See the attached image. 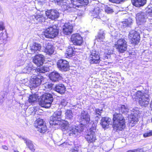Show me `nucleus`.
I'll list each match as a JSON object with an SVG mask.
<instances>
[{"label":"nucleus","mask_w":152,"mask_h":152,"mask_svg":"<svg viewBox=\"0 0 152 152\" xmlns=\"http://www.w3.org/2000/svg\"><path fill=\"white\" fill-rule=\"evenodd\" d=\"M138 110V108H136L135 109H133L130 111L129 110L128 108V107L126 105H121L116 109V111H118L119 112H121L125 115H127L129 123L130 125L132 126L134 125H132V124H135L138 121L137 117V115L139 113Z\"/></svg>","instance_id":"obj_1"},{"label":"nucleus","mask_w":152,"mask_h":152,"mask_svg":"<svg viewBox=\"0 0 152 152\" xmlns=\"http://www.w3.org/2000/svg\"><path fill=\"white\" fill-rule=\"evenodd\" d=\"M113 126L116 131H121L125 127V119L120 112L116 110L113 114Z\"/></svg>","instance_id":"obj_2"},{"label":"nucleus","mask_w":152,"mask_h":152,"mask_svg":"<svg viewBox=\"0 0 152 152\" xmlns=\"http://www.w3.org/2000/svg\"><path fill=\"white\" fill-rule=\"evenodd\" d=\"M135 98L139 99L138 102L142 107L148 106L150 101L149 96L148 93H143L141 91H137L134 94Z\"/></svg>","instance_id":"obj_3"},{"label":"nucleus","mask_w":152,"mask_h":152,"mask_svg":"<svg viewBox=\"0 0 152 152\" xmlns=\"http://www.w3.org/2000/svg\"><path fill=\"white\" fill-rule=\"evenodd\" d=\"M53 101L52 95L49 93H45L40 96L39 104L42 107L48 108L50 107Z\"/></svg>","instance_id":"obj_4"},{"label":"nucleus","mask_w":152,"mask_h":152,"mask_svg":"<svg viewBox=\"0 0 152 152\" xmlns=\"http://www.w3.org/2000/svg\"><path fill=\"white\" fill-rule=\"evenodd\" d=\"M62 129L63 131H66L68 134L70 136L76 137L80 133L78 129L72 126L67 121H65L62 124Z\"/></svg>","instance_id":"obj_5"},{"label":"nucleus","mask_w":152,"mask_h":152,"mask_svg":"<svg viewBox=\"0 0 152 152\" xmlns=\"http://www.w3.org/2000/svg\"><path fill=\"white\" fill-rule=\"evenodd\" d=\"M136 18L137 24L139 26H144L145 28L147 27V25L145 24L147 19H148L150 22H151V20H152V19L148 17L145 13L142 12H140L136 14Z\"/></svg>","instance_id":"obj_6"},{"label":"nucleus","mask_w":152,"mask_h":152,"mask_svg":"<svg viewBox=\"0 0 152 152\" xmlns=\"http://www.w3.org/2000/svg\"><path fill=\"white\" fill-rule=\"evenodd\" d=\"M61 111L60 110L55 112L50 117V123L52 125H60L61 124Z\"/></svg>","instance_id":"obj_7"},{"label":"nucleus","mask_w":152,"mask_h":152,"mask_svg":"<svg viewBox=\"0 0 152 152\" xmlns=\"http://www.w3.org/2000/svg\"><path fill=\"white\" fill-rule=\"evenodd\" d=\"M80 121V124L84 126H88L91 125L90 116L86 111H83L81 112Z\"/></svg>","instance_id":"obj_8"},{"label":"nucleus","mask_w":152,"mask_h":152,"mask_svg":"<svg viewBox=\"0 0 152 152\" xmlns=\"http://www.w3.org/2000/svg\"><path fill=\"white\" fill-rule=\"evenodd\" d=\"M115 46L118 51L120 53H124L127 50V42L124 38L118 39L115 43Z\"/></svg>","instance_id":"obj_9"},{"label":"nucleus","mask_w":152,"mask_h":152,"mask_svg":"<svg viewBox=\"0 0 152 152\" xmlns=\"http://www.w3.org/2000/svg\"><path fill=\"white\" fill-rule=\"evenodd\" d=\"M59 33V30L50 27L46 29L43 33V35L48 38H53L57 36Z\"/></svg>","instance_id":"obj_10"},{"label":"nucleus","mask_w":152,"mask_h":152,"mask_svg":"<svg viewBox=\"0 0 152 152\" xmlns=\"http://www.w3.org/2000/svg\"><path fill=\"white\" fill-rule=\"evenodd\" d=\"M57 66L58 69L62 72H66L69 69V63L65 60H58L57 63Z\"/></svg>","instance_id":"obj_11"},{"label":"nucleus","mask_w":152,"mask_h":152,"mask_svg":"<svg viewBox=\"0 0 152 152\" xmlns=\"http://www.w3.org/2000/svg\"><path fill=\"white\" fill-rule=\"evenodd\" d=\"M42 51L47 54L50 55L54 51L53 47L50 42L44 41L42 43Z\"/></svg>","instance_id":"obj_12"},{"label":"nucleus","mask_w":152,"mask_h":152,"mask_svg":"<svg viewBox=\"0 0 152 152\" xmlns=\"http://www.w3.org/2000/svg\"><path fill=\"white\" fill-rule=\"evenodd\" d=\"M129 37L131 39L130 42L132 44L137 45L140 42V34L138 32L134 30H133L130 32Z\"/></svg>","instance_id":"obj_13"},{"label":"nucleus","mask_w":152,"mask_h":152,"mask_svg":"<svg viewBox=\"0 0 152 152\" xmlns=\"http://www.w3.org/2000/svg\"><path fill=\"white\" fill-rule=\"evenodd\" d=\"M44 79V77L40 75L32 76L31 78L30 83L31 86L35 88L42 83Z\"/></svg>","instance_id":"obj_14"},{"label":"nucleus","mask_w":152,"mask_h":152,"mask_svg":"<svg viewBox=\"0 0 152 152\" xmlns=\"http://www.w3.org/2000/svg\"><path fill=\"white\" fill-rule=\"evenodd\" d=\"M99 53V52L96 50H92L91 52L89 58V62L91 64L99 63L101 60Z\"/></svg>","instance_id":"obj_15"},{"label":"nucleus","mask_w":152,"mask_h":152,"mask_svg":"<svg viewBox=\"0 0 152 152\" xmlns=\"http://www.w3.org/2000/svg\"><path fill=\"white\" fill-rule=\"evenodd\" d=\"M45 61L44 56L40 54H38L33 57V61L38 66L42 65Z\"/></svg>","instance_id":"obj_16"},{"label":"nucleus","mask_w":152,"mask_h":152,"mask_svg":"<svg viewBox=\"0 0 152 152\" xmlns=\"http://www.w3.org/2000/svg\"><path fill=\"white\" fill-rule=\"evenodd\" d=\"M71 39L73 44L75 45L80 46L83 42L82 37L77 34L72 35Z\"/></svg>","instance_id":"obj_17"},{"label":"nucleus","mask_w":152,"mask_h":152,"mask_svg":"<svg viewBox=\"0 0 152 152\" xmlns=\"http://www.w3.org/2000/svg\"><path fill=\"white\" fill-rule=\"evenodd\" d=\"M41 48V44L36 42H33L30 44L29 52L32 54L38 53L40 50Z\"/></svg>","instance_id":"obj_18"},{"label":"nucleus","mask_w":152,"mask_h":152,"mask_svg":"<svg viewBox=\"0 0 152 152\" xmlns=\"http://www.w3.org/2000/svg\"><path fill=\"white\" fill-rule=\"evenodd\" d=\"M48 18L52 20H55L59 16V14L57 11L56 10H50L46 11L45 12Z\"/></svg>","instance_id":"obj_19"},{"label":"nucleus","mask_w":152,"mask_h":152,"mask_svg":"<svg viewBox=\"0 0 152 152\" xmlns=\"http://www.w3.org/2000/svg\"><path fill=\"white\" fill-rule=\"evenodd\" d=\"M72 7L76 8L80 6H86L88 3V0H70Z\"/></svg>","instance_id":"obj_20"},{"label":"nucleus","mask_w":152,"mask_h":152,"mask_svg":"<svg viewBox=\"0 0 152 152\" xmlns=\"http://www.w3.org/2000/svg\"><path fill=\"white\" fill-rule=\"evenodd\" d=\"M58 5L60 6L63 10L64 11L68 10L69 9L71 10L72 7L68 5V1L66 0H55Z\"/></svg>","instance_id":"obj_21"},{"label":"nucleus","mask_w":152,"mask_h":152,"mask_svg":"<svg viewBox=\"0 0 152 152\" xmlns=\"http://www.w3.org/2000/svg\"><path fill=\"white\" fill-rule=\"evenodd\" d=\"M73 28L72 24L69 23H66L63 27V32L65 35H69L72 31Z\"/></svg>","instance_id":"obj_22"},{"label":"nucleus","mask_w":152,"mask_h":152,"mask_svg":"<svg viewBox=\"0 0 152 152\" xmlns=\"http://www.w3.org/2000/svg\"><path fill=\"white\" fill-rule=\"evenodd\" d=\"M89 130L85 138L89 143H91L95 141L96 137L94 132L91 130Z\"/></svg>","instance_id":"obj_23"},{"label":"nucleus","mask_w":152,"mask_h":152,"mask_svg":"<svg viewBox=\"0 0 152 152\" xmlns=\"http://www.w3.org/2000/svg\"><path fill=\"white\" fill-rule=\"evenodd\" d=\"M49 77L50 80L53 82L58 81L62 78L61 75L56 71L51 72Z\"/></svg>","instance_id":"obj_24"},{"label":"nucleus","mask_w":152,"mask_h":152,"mask_svg":"<svg viewBox=\"0 0 152 152\" xmlns=\"http://www.w3.org/2000/svg\"><path fill=\"white\" fill-rule=\"evenodd\" d=\"M112 123L111 119L108 117H102L101 120L100 124L104 128H107L109 125Z\"/></svg>","instance_id":"obj_25"},{"label":"nucleus","mask_w":152,"mask_h":152,"mask_svg":"<svg viewBox=\"0 0 152 152\" xmlns=\"http://www.w3.org/2000/svg\"><path fill=\"white\" fill-rule=\"evenodd\" d=\"M101 11L98 7H95L93 10L91 11V16L93 18H95L97 19L100 18L101 15Z\"/></svg>","instance_id":"obj_26"},{"label":"nucleus","mask_w":152,"mask_h":152,"mask_svg":"<svg viewBox=\"0 0 152 152\" xmlns=\"http://www.w3.org/2000/svg\"><path fill=\"white\" fill-rule=\"evenodd\" d=\"M22 139L24 141L27 147L31 151H34L35 150V146L32 142L27 138L22 137Z\"/></svg>","instance_id":"obj_27"},{"label":"nucleus","mask_w":152,"mask_h":152,"mask_svg":"<svg viewBox=\"0 0 152 152\" xmlns=\"http://www.w3.org/2000/svg\"><path fill=\"white\" fill-rule=\"evenodd\" d=\"M33 19L34 21L42 22L45 21V17L43 15H36L32 16Z\"/></svg>","instance_id":"obj_28"},{"label":"nucleus","mask_w":152,"mask_h":152,"mask_svg":"<svg viewBox=\"0 0 152 152\" xmlns=\"http://www.w3.org/2000/svg\"><path fill=\"white\" fill-rule=\"evenodd\" d=\"M146 0H132L133 5L140 7L144 6L146 3Z\"/></svg>","instance_id":"obj_29"},{"label":"nucleus","mask_w":152,"mask_h":152,"mask_svg":"<svg viewBox=\"0 0 152 152\" xmlns=\"http://www.w3.org/2000/svg\"><path fill=\"white\" fill-rule=\"evenodd\" d=\"M65 89L64 85L62 84L56 85L55 88V91L61 94H64L65 92Z\"/></svg>","instance_id":"obj_30"},{"label":"nucleus","mask_w":152,"mask_h":152,"mask_svg":"<svg viewBox=\"0 0 152 152\" xmlns=\"http://www.w3.org/2000/svg\"><path fill=\"white\" fill-rule=\"evenodd\" d=\"M65 114L66 119L70 121L73 120V114L71 110H66Z\"/></svg>","instance_id":"obj_31"},{"label":"nucleus","mask_w":152,"mask_h":152,"mask_svg":"<svg viewBox=\"0 0 152 152\" xmlns=\"http://www.w3.org/2000/svg\"><path fill=\"white\" fill-rule=\"evenodd\" d=\"M105 34L104 31L102 30L100 31L99 33L97 40L98 41L101 42L104 41L105 38Z\"/></svg>","instance_id":"obj_32"},{"label":"nucleus","mask_w":152,"mask_h":152,"mask_svg":"<svg viewBox=\"0 0 152 152\" xmlns=\"http://www.w3.org/2000/svg\"><path fill=\"white\" fill-rule=\"evenodd\" d=\"M32 66L31 63L27 64L25 65V66L22 69V72L23 73H28L31 72L32 69Z\"/></svg>","instance_id":"obj_33"},{"label":"nucleus","mask_w":152,"mask_h":152,"mask_svg":"<svg viewBox=\"0 0 152 152\" xmlns=\"http://www.w3.org/2000/svg\"><path fill=\"white\" fill-rule=\"evenodd\" d=\"M112 5H109L105 6L104 10L105 12L107 14H111L114 12V7Z\"/></svg>","instance_id":"obj_34"},{"label":"nucleus","mask_w":152,"mask_h":152,"mask_svg":"<svg viewBox=\"0 0 152 152\" xmlns=\"http://www.w3.org/2000/svg\"><path fill=\"white\" fill-rule=\"evenodd\" d=\"M38 97L37 95L36 94H32L30 95L28 99L29 102L31 104L35 102L36 101Z\"/></svg>","instance_id":"obj_35"},{"label":"nucleus","mask_w":152,"mask_h":152,"mask_svg":"<svg viewBox=\"0 0 152 152\" xmlns=\"http://www.w3.org/2000/svg\"><path fill=\"white\" fill-rule=\"evenodd\" d=\"M49 69L48 67L46 66H43L39 68H37L35 71L39 72V73H44L45 72L49 71Z\"/></svg>","instance_id":"obj_36"},{"label":"nucleus","mask_w":152,"mask_h":152,"mask_svg":"<svg viewBox=\"0 0 152 152\" xmlns=\"http://www.w3.org/2000/svg\"><path fill=\"white\" fill-rule=\"evenodd\" d=\"M103 110L102 109H99L98 108L96 109L94 112V114L95 115H98L97 116H96L95 121H97L100 117L102 113L103 112Z\"/></svg>","instance_id":"obj_37"},{"label":"nucleus","mask_w":152,"mask_h":152,"mask_svg":"<svg viewBox=\"0 0 152 152\" xmlns=\"http://www.w3.org/2000/svg\"><path fill=\"white\" fill-rule=\"evenodd\" d=\"M45 124L43 119L39 118L36 121H35L34 126L35 127L37 128Z\"/></svg>","instance_id":"obj_38"},{"label":"nucleus","mask_w":152,"mask_h":152,"mask_svg":"<svg viewBox=\"0 0 152 152\" xmlns=\"http://www.w3.org/2000/svg\"><path fill=\"white\" fill-rule=\"evenodd\" d=\"M66 54L69 57H71L74 54V51L72 46H70L66 50Z\"/></svg>","instance_id":"obj_39"},{"label":"nucleus","mask_w":152,"mask_h":152,"mask_svg":"<svg viewBox=\"0 0 152 152\" xmlns=\"http://www.w3.org/2000/svg\"><path fill=\"white\" fill-rule=\"evenodd\" d=\"M37 130L41 133H45L47 129V127L45 124H44L40 127H38L37 128Z\"/></svg>","instance_id":"obj_40"},{"label":"nucleus","mask_w":152,"mask_h":152,"mask_svg":"<svg viewBox=\"0 0 152 152\" xmlns=\"http://www.w3.org/2000/svg\"><path fill=\"white\" fill-rule=\"evenodd\" d=\"M133 20L132 19L130 18H129L127 19H126L125 21L122 22L124 26H129L132 23Z\"/></svg>","instance_id":"obj_41"},{"label":"nucleus","mask_w":152,"mask_h":152,"mask_svg":"<svg viewBox=\"0 0 152 152\" xmlns=\"http://www.w3.org/2000/svg\"><path fill=\"white\" fill-rule=\"evenodd\" d=\"M146 15L148 16L152 15V7H150L149 6L146 8Z\"/></svg>","instance_id":"obj_42"},{"label":"nucleus","mask_w":152,"mask_h":152,"mask_svg":"<svg viewBox=\"0 0 152 152\" xmlns=\"http://www.w3.org/2000/svg\"><path fill=\"white\" fill-rule=\"evenodd\" d=\"M44 86L46 89L49 90H51L53 88V85L50 83H46L44 84Z\"/></svg>","instance_id":"obj_43"},{"label":"nucleus","mask_w":152,"mask_h":152,"mask_svg":"<svg viewBox=\"0 0 152 152\" xmlns=\"http://www.w3.org/2000/svg\"><path fill=\"white\" fill-rule=\"evenodd\" d=\"M24 57L22 58L20 60H18L17 62V66H20L23 65L24 64Z\"/></svg>","instance_id":"obj_44"},{"label":"nucleus","mask_w":152,"mask_h":152,"mask_svg":"<svg viewBox=\"0 0 152 152\" xmlns=\"http://www.w3.org/2000/svg\"><path fill=\"white\" fill-rule=\"evenodd\" d=\"M143 136L145 137H148L152 135V130L146 132L143 134Z\"/></svg>","instance_id":"obj_45"},{"label":"nucleus","mask_w":152,"mask_h":152,"mask_svg":"<svg viewBox=\"0 0 152 152\" xmlns=\"http://www.w3.org/2000/svg\"><path fill=\"white\" fill-rule=\"evenodd\" d=\"M67 103V101L65 99H62L61 101V104L64 106H65L66 105Z\"/></svg>","instance_id":"obj_46"},{"label":"nucleus","mask_w":152,"mask_h":152,"mask_svg":"<svg viewBox=\"0 0 152 152\" xmlns=\"http://www.w3.org/2000/svg\"><path fill=\"white\" fill-rule=\"evenodd\" d=\"M79 149L80 148L79 147H75L71 150V152H78Z\"/></svg>","instance_id":"obj_47"},{"label":"nucleus","mask_w":152,"mask_h":152,"mask_svg":"<svg viewBox=\"0 0 152 152\" xmlns=\"http://www.w3.org/2000/svg\"><path fill=\"white\" fill-rule=\"evenodd\" d=\"M124 0H109L110 1L116 3H120Z\"/></svg>","instance_id":"obj_48"},{"label":"nucleus","mask_w":152,"mask_h":152,"mask_svg":"<svg viewBox=\"0 0 152 152\" xmlns=\"http://www.w3.org/2000/svg\"><path fill=\"white\" fill-rule=\"evenodd\" d=\"M120 34H117V32L115 33V34L113 36V38L114 39H118L119 38Z\"/></svg>","instance_id":"obj_49"},{"label":"nucleus","mask_w":152,"mask_h":152,"mask_svg":"<svg viewBox=\"0 0 152 152\" xmlns=\"http://www.w3.org/2000/svg\"><path fill=\"white\" fill-rule=\"evenodd\" d=\"M4 29V23L2 22H0V30L2 31Z\"/></svg>","instance_id":"obj_50"},{"label":"nucleus","mask_w":152,"mask_h":152,"mask_svg":"<svg viewBox=\"0 0 152 152\" xmlns=\"http://www.w3.org/2000/svg\"><path fill=\"white\" fill-rule=\"evenodd\" d=\"M141 150L140 149H137L133 150H131L129 151V152H141Z\"/></svg>","instance_id":"obj_51"},{"label":"nucleus","mask_w":152,"mask_h":152,"mask_svg":"<svg viewBox=\"0 0 152 152\" xmlns=\"http://www.w3.org/2000/svg\"><path fill=\"white\" fill-rule=\"evenodd\" d=\"M37 1L38 3L40 4H42L45 3V0H37Z\"/></svg>","instance_id":"obj_52"},{"label":"nucleus","mask_w":152,"mask_h":152,"mask_svg":"<svg viewBox=\"0 0 152 152\" xmlns=\"http://www.w3.org/2000/svg\"><path fill=\"white\" fill-rule=\"evenodd\" d=\"M2 148L3 149L7 150L8 149V147L5 145H3L2 146Z\"/></svg>","instance_id":"obj_53"},{"label":"nucleus","mask_w":152,"mask_h":152,"mask_svg":"<svg viewBox=\"0 0 152 152\" xmlns=\"http://www.w3.org/2000/svg\"><path fill=\"white\" fill-rule=\"evenodd\" d=\"M108 58V57L106 55H104V58H103L104 60L106 59H107Z\"/></svg>","instance_id":"obj_54"},{"label":"nucleus","mask_w":152,"mask_h":152,"mask_svg":"<svg viewBox=\"0 0 152 152\" xmlns=\"http://www.w3.org/2000/svg\"><path fill=\"white\" fill-rule=\"evenodd\" d=\"M2 98L3 99H1L0 100V103H2L4 101V100L3 99L4 98V97L3 96H2Z\"/></svg>","instance_id":"obj_55"},{"label":"nucleus","mask_w":152,"mask_h":152,"mask_svg":"<svg viewBox=\"0 0 152 152\" xmlns=\"http://www.w3.org/2000/svg\"><path fill=\"white\" fill-rule=\"evenodd\" d=\"M150 108L151 110H152V100L151 101L150 104Z\"/></svg>","instance_id":"obj_56"},{"label":"nucleus","mask_w":152,"mask_h":152,"mask_svg":"<svg viewBox=\"0 0 152 152\" xmlns=\"http://www.w3.org/2000/svg\"><path fill=\"white\" fill-rule=\"evenodd\" d=\"M19 138H22V137L21 136H19Z\"/></svg>","instance_id":"obj_57"},{"label":"nucleus","mask_w":152,"mask_h":152,"mask_svg":"<svg viewBox=\"0 0 152 152\" xmlns=\"http://www.w3.org/2000/svg\"><path fill=\"white\" fill-rule=\"evenodd\" d=\"M149 16V17H150V18H151V19H152V18H151V16L148 15V16ZM151 20H151V22H152V21H151Z\"/></svg>","instance_id":"obj_58"},{"label":"nucleus","mask_w":152,"mask_h":152,"mask_svg":"<svg viewBox=\"0 0 152 152\" xmlns=\"http://www.w3.org/2000/svg\"><path fill=\"white\" fill-rule=\"evenodd\" d=\"M83 130V129L81 128L80 129V131H82Z\"/></svg>","instance_id":"obj_59"},{"label":"nucleus","mask_w":152,"mask_h":152,"mask_svg":"<svg viewBox=\"0 0 152 152\" xmlns=\"http://www.w3.org/2000/svg\"><path fill=\"white\" fill-rule=\"evenodd\" d=\"M14 152H19L17 151H14Z\"/></svg>","instance_id":"obj_60"},{"label":"nucleus","mask_w":152,"mask_h":152,"mask_svg":"<svg viewBox=\"0 0 152 152\" xmlns=\"http://www.w3.org/2000/svg\"><path fill=\"white\" fill-rule=\"evenodd\" d=\"M31 71H32V72L34 71V70H32Z\"/></svg>","instance_id":"obj_61"},{"label":"nucleus","mask_w":152,"mask_h":152,"mask_svg":"<svg viewBox=\"0 0 152 152\" xmlns=\"http://www.w3.org/2000/svg\"><path fill=\"white\" fill-rule=\"evenodd\" d=\"M65 144V143H63V144Z\"/></svg>","instance_id":"obj_62"}]
</instances>
